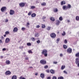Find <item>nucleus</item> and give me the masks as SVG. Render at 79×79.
<instances>
[{"instance_id": "nucleus-22", "label": "nucleus", "mask_w": 79, "mask_h": 79, "mask_svg": "<svg viewBox=\"0 0 79 79\" xmlns=\"http://www.w3.org/2000/svg\"><path fill=\"white\" fill-rule=\"evenodd\" d=\"M50 20L52 21H55V19L53 17H51L50 18Z\"/></svg>"}, {"instance_id": "nucleus-51", "label": "nucleus", "mask_w": 79, "mask_h": 79, "mask_svg": "<svg viewBox=\"0 0 79 79\" xmlns=\"http://www.w3.org/2000/svg\"><path fill=\"white\" fill-rule=\"evenodd\" d=\"M36 27V28H39V27H40V25H37Z\"/></svg>"}, {"instance_id": "nucleus-42", "label": "nucleus", "mask_w": 79, "mask_h": 79, "mask_svg": "<svg viewBox=\"0 0 79 79\" xmlns=\"http://www.w3.org/2000/svg\"><path fill=\"white\" fill-rule=\"evenodd\" d=\"M48 65H46L44 66V68L45 69H47V68H48Z\"/></svg>"}, {"instance_id": "nucleus-48", "label": "nucleus", "mask_w": 79, "mask_h": 79, "mask_svg": "<svg viewBox=\"0 0 79 79\" xmlns=\"http://www.w3.org/2000/svg\"><path fill=\"white\" fill-rule=\"evenodd\" d=\"M5 34H6V35H8V34H9V31H6V32H5Z\"/></svg>"}, {"instance_id": "nucleus-54", "label": "nucleus", "mask_w": 79, "mask_h": 79, "mask_svg": "<svg viewBox=\"0 0 79 79\" xmlns=\"http://www.w3.org/2000/svg\"><path fill=\"white\" fill-rule=\"evenodd\" d=\"M31 15V12L29 13L28 14V16H30Z\"/></svg>"}, {"instance_id": "nucleus-64", "label": "nucleus", "mask_w": 79, "mask_h": 79, "mask_svg": "<svg viewBox=\"0 0 79 79\" xmlns=\"http://www.w3.org/2000/svg\"><path fill=\"white\" fill-rule=\"evenodd\" d=\"M78 66L79 67V63L77 64Z\"/></svg>"}, {"instance_id": "nucleus-36", "label": "nucleus", "mask_w": 79, "mask_h": 79, "mask_svg": "<svg viewBox=\"0 0 79 79\" xmlns=\"http://www.w3.org/2000/svg\"><path fill=\"white\" fill-rule=\"evenodd\" d=\"M58 79H64V78L63 77H58Z\"/></svg>"}, {"instance_id": "nucleus-19", "label": "nucleus", "mask_w": 79, "mask_h": 79, "mask_svg": "<svg viewBox=\"0 0 79 79\" xmlns=\"http://www.w3.org/2000/svg\"><path fill=\"white\" fill-rule=\"evenodd\" d=\"M42 26L41 28L42 29H44V28H45V24H42Z\"/></svg>"}, {"instance_id": "nucleus-13", "label": "nucleus", "mask_w": 79, "mask_h": 79, "mask_svg": "<svg viewBox=\"0 0 79 79\" xmlns=\"http://www.w3.org/2000/svg\"><path fill=\"white\" fill-rule=\"evenodd\" d=\"M79 58H77L76 59V63L77 64L78 63H79Z\"/></svg>"}, {"instance_id": "nucleus-11", "label": "nucleus", "mask_w": 79, "mask_h": 79, "mask_svg": "<svg viewBox=\"0 0 79 79\" xmlns=\"http://www.w3.org/2000/svg\"><path fill=\"white\" fill-rule=\"evenodd\" d=\"M5 74L6 75H10L11 74V72L10 71H7L5 73Z\"/></svg>"}, {"instance_id": "nucleus-40", "label": "nucleus", "mask_w": 79, "mask_h": 79, "mask_svg": "<svg viewBox=\"0 0 79 79\" xmlns=\"http://www.w3.org/2000/svg\"><path fill=\"white\" fill-rule=\"evenodd\" d=\"M76 20H77V21H78V20H79V17L78 16H77L76 17Z\"/></svg>"}, {"instance_id": "nucleus-53", "label": "nucleus", "mask_w": 79, "mask_h": 79, "mask_svg": "<svg viewBox=\"0 0 79 79\" xmlns=\"http://www.w3.org/2000/svg\"><path fill=\"white\" fill-rule=\"evenodd\" d=\"M2 41L1 40H0V44H2Z\"/></svg>"}, {"instance_id": "nucleus-37", "label": "nucleus", "mask_w": 79, "mask_h": 79, "mask_svg": "<svg viewBox=\"0 0 79 79\" xmlns=\"http://www.w3.org/2000/svg\"><path fill=\"white\" fill-rule=\"evenodd\" d=\"M64 44H67L68 43V41L66 39H65L64 40Z\"/></svg>"}, {"instance_id": "nucleus-21", "label": "nucleus", "mask_w": 79, "mask_h": 79, "mask_svg": "<svg viewBox=\"0 0 79 79\" xmlns=\"http://www.w3.org/2000/svg\"><path fill=\"white\" fill-rule=\"evenodd\" d=\"M36 16V15L35 14V13L32 14L31 15V16H32V17L33 18L34 17H35V16Z\"/></svg>"}, {"instance_id": "nucleus-59", "label": "nucleus", "mask_w": 79, "mask_h": 79, "mask_svg": "<svg viewBox=\"0 0 79 79\" xmlns=\"http://www.w3.org/2000/svg\"><path fill=\"white\" fill-rule=\"evenodd\" d=\"M1 39L2 40L4 39V37H3V36H2Z\"/></svg>"}, {"instance_id": "nucleus-15", "label": "nucleus", "mask_w": 79, "mask_h": 79, "mask_svg": "<svg viewBox=\"0 0 79 79\" xmlns=\"http://www.w3.org/2000/svg\"><path fill=\"white\" fill-rule=\"evenodd\" d=\"M6 63L7 64H10V61L9 60H7L6 61Z\"/></svg>"}, {"instance_id": "nucleus-63", "label": "nucleus", "mask_w": 79, "mask_h": 79, "mask_svg": "<svg viewBox=\"0 0 79 79\" xmlns=\"http://www.w3.org/2000/svg\"><path fill=\"white\" fill-rule=\"evenodd\" d=\"M4 37H5L6 36V35H4Z\"/></svg>"}, {"instance_id": "nucleus-44", "label": "nucleus", "mask_w": 79, "mask_h": 79, "mask_svg": "<svg viewBox=\"0 0 79 79\" xmlns=\"http://www.w3.org/2000/svg\"><path fill=\"white\" fill-rule=\"evenodd\" d=\"M35 8V6H31V9H34Z\"/></svg>"}, {"instance_id": "nucleus-41", "label": "nucleus", "mask_w": 79, "mask_h": 79, "mask_svg": "<svg viewBox=\"0 0 79 79\" xmlns=\"http://www.w3.org/2000/svg\"><path fill=\"white\" fill-rule=\"evenodd\" d=\"M19 79H26V78L25 77H21L19 78Z\"/></svg>"}, {"instance_id": "nucleus-29", "label": "nucleus", "mask_w": 79, "mask_h": 79, "mask_svg": "<svg viewBox=\"0 0 79 79\" xmlns=\"http://www.w3.org/2000/svg\"><path fill=\"white\" fill-rule=\"evenodd\" d=\"M76 56L77 57H79V52H78L76 54Z\"/></svg>"}, {"instance_id": "nucleus-35", "label": "nucleus", "mask_w": 79, "mask_h": 79, "mask_svg": "<svg viewBox=\"0 0 79 79\" xmlns=\"http://www.w3.org/2000/svg\"><path fill=\"white\" fill-rule=\"evenodd\" d=\"M21 30H22L23 31H24L25 30H26V28L24 27H23L21 28Z\"/></svg>"}, {"instance_id": "nucleus-56", "label": "nucleus", "mask_w": 79, "mask_h": 79, "mask_svg": "<svg viewBox=\"0 0 79 79\" xmlns=\"http://www.w3.org/2000/svg\"><path fill=\"white\" fill-rule=\"evenodd\" d=\"M3 51H5V50H6V48H3L2 49Z\"/></svg>"}, {"instance_id": "nucleus-61", "label": "nucleus", "mask_w": 79, "mask_h": 79, "mask_svg": "<svg viewBox=\"0 0 79 79\" xmlns=\"http://www.w3.org/2000/svg\"><path fill=\"white\" fill-rule=\"evenodd\" d=\"M8 20L7 19L6 20V23H7V22H8Z\"/></svg>"}, {"instance_id": "nucleus-28", "label": "nucleus", "mask_w": 79, "mask_h": 79, "mask_svg": "<svg viewBox=\"0 0 79 79\" xmlns=\"http://www.w3.org/2000/svg\"><path fill=\"white\" fill-rule=\"evenodd\" d=\"M35 37H39V33H36L35 34Z\"/></svg>"}, {"instance_id": "nucleus-55", "label": "nucleus", "mask_w": 79, "mask_h": 79, "mask_svg": "<svg viewBox=\"0 0 79 79\" xmlns=\"http://www.w3.org/2000/svg\"><path fill=\"white\" fill-rule=\"evenodd\" d=\"M47 79H51V77H49L47 78Z\"/></svg>"}, {"instance_id": "nucleus-26", "label": "nucleus", "mask_w": 79, "mask_h": 79, "mask_svg": "<svg viewBox=\"0 0 79 79\" xmlns=\"http://www.w3.org/2000/svg\"><path fill=\"white\" fill-rule=\"evenodd\" d=\"M63 47L64 49H66V48H68L67 46L66 45H63Z\"/></svg>"}, {"instance_id": "nucleus-10", "label": "nucleus", "mask_w": 79, "mask_h": 79, "mask_svg": "<svg viewBox=\"0 0 79 79\" xmlns=\"http://www.w3.org/2000/svg\"><path fill=\"white\" fill-rule=\"evenodd\" d=\"M25 4H26V3H19V5L21 7H23V6H24Z\"/></svg>"}, {"instance_id": "nucleus-38", "label": "nucleus", "mask_w": 79, "mask_h": 79, "mask_svg": "<svg viewBox=\"0 0 79 79\" xmlns=\"http://www.w3.org/2000/svg\"><path fill=\"white\" fill-rule=\"evenodd\" d=\"M28 52L29 53H32V52L31 50H30L28 51Z\"/></svg>"}, {"instance_id": "nucleus-33", "label": "nucleus", "mask_w": 79, "mask_h": 79, "mask_svg": "<svg viewBox=\"0 0 79 79\" xmlns=\"http://www.w3.org/2000/svg\"><path fill=\"white\" fill-rule=\"evenodd\" d=\"M41 5H43V6H45V5H46V3L45 2L42 3L41 4Z\"/></svg>"}, {"instance_id": "nucleus-24", "label": "nucleus", "mask_w": 79, "mask_h": 79, "mask_svg": "<svg viewBox=\"0 0 79 79\" xmlns=\"http://www.w3.org/2000/svg\"><path fill=\"white\" fill-rule=\"evenodd\" d=\"M31 40H32V41H33V42H34V41H35V38H34V37H32L31 38Z\"/></svg>"}, {"instance_id": "nucleus-14", "label": "nucleus", "mask_w": 79, "mask_h": 79, "mask_svg": "<svg viewBox=\"0 0 79 79\" xmlns=\"http://www.w3.org/2000/svg\"><path fill=\"white\" fill-rule=\"evenodd\" d=\"M40 77H41V78L42 79L44 78V76H45V74L44 73H41L40 75Z\"/></svg>"}, {"instance_id": "nucleus-23", "label": "nucleus", "mask_w": 79, "mask_h": 79, "mask_svg": "<svg viewBox=\"0 0 79 79\" xmlns=\"http://www.w3.org/2000/svg\"><path fill=\"white\" fill-rule=\"evenodd\" d=\"M51 28V27H48L47 28V31H50V29Z\"/></svg>"}, {"instance_id": "nucleus-8", "label": "nucleus", "mask_w": 79, "mask_h": 79, "mask_svg": "<svg viewBox=\"0 0 79 79\" xmlns=\"http://www.w3.org/2000/svg\"><path fill=\"white\" fill-rule=\"evenodd\" d=\"M18 28H17V27H15L13 29V32H18Z\"/></svg>"}, {"instance_id": "nucleus-34", "label": "nucleus", "mask_w": 79, "mask_h": 79, "mask_svg": "<svg viewBox=\"0 0 79 79\" xmlns=\"http://www.w3.org/2000/svg\"><path fill=\"white\" fill-rule=\"evenodd\" d=\"M30 23H29V22H27V27H29V25Z\"/></svg>"}, {"instance_id": "nucleus-16", "label": "nucleus", "mask_w": 79, "mask_h": 79, "mask_svg": "<svg viewBox=\"0 0 79 79\" xmlns=\"http://www.w3.org/2000/svg\"><path fill=\"white\" fill-rule=\"evenodd\" d=\"M54 12L55 13H57L58 10L57 8H55L53 10Z\"/></svg>"}, {"instance_id": "nucleus-6", "label": "nucleus", "mask_w": 79, "mask_h": 79, "mask_svg": "<svg viewBox=\"0 0 79 79\" xmlns=\"http://www.w3.org/2000/svg\"><path fill=\"white\" fill-rule=\"evenodd\" d=\"M6 10V7L5 6L2 7L1 9L2 12H4V11H5Z\"/></svg>"}, {"instance_id": "nucleus-2", "label": "nucleus", "mask_w": 79, "mask_h": 79, "mask_svg": "<svg viewBox=\"0 0 79 79\" xmlns=\"http://www.w3.org/2000/svg\"><path fill=\"white\" fill-rule=\"evenodd\" d=\"M50 35L52 38H55V37H56V34L54 33H51Z\"/></svg>"}, {"instance_id": "nucleus-49", "label": "nucleus", "mask_w": 79, "mask_h": 79, "mask_svg": "<svg viewBox=\"0 0 79 79\" xmlns=\"http://www.w3.org/2000/svg\"><path fill=\"white\" fill-rule=\"evenodd\" d=\"M58 63V62H56V61H54L53 62V64H56Z\"/></svg>"}, {"instance_id": "nucleus-32", "label": "nucleus", "mask_w": 79, "mask_h": 79, "mask_svg": "<svg viewBox=\"0 0 79 79\" xmlns=\"http://www.w3.org/2000/svg\"><path fill=\"white\" fill-rule=\"evenodd\" d=\"M27 45H28V46H31V43H27Z\"/></svg>"}, {"instance_id": "nucleus-58", "label": "nucleus", "mask_w": 79, "mask_h": 79, "mask_svg": "<svg viewBox=\"0 0 79 79\" xmlns=\"http://www.w3.org/2000/svg\"><path fill=\"white\" fill-rule=\"evenodd\" d=\"M28 59H29V58L27 57L26 58V60H28Z\"/></svg>"}, {"instance_id": "nucleus-57", "label": "nucleus", "mask_w": 79, "mask_h": 79, "mask_svg": "<svg viewBox=\"0 0 79 79\" xmlns=\"http://www.w3.org/2000/svg\"><path fill=\"white\" fill-rule=\"evenodd\" d=\"M63 54H60V56L61 57V56H63Z\"/></svg>"}, {"instance_id": "nucleus-9", "label": "nucleus", "mask_w": 79, "mask_h": 79, "mask_svg": "<svg viewBox=\"0 0 79 79\" xmlns=\"http://www.w3.org/2000/svg\"><path fill=\"white\" fill-rule=\"evenodd\" d=\"M10 39H9L8 38H7L5 40V43L7 44V43H9V42H10Z\"/></svg>"}, {"instance_id": "nucleus-20", "label": "nucleus", "mask_w": 79, "mask_h": 79, "mask_svg": "<svg viewBox=\"0 0 79 79\" xmlns=\"http://www.w3.org/2000/svg\"><path fill=\"white\" fill-rule=\"evenodd\" d=\"M61 5H64V4H66V2H65V1H64L61 2Z\"/></svg>"}, {"instance_id": "nucleus-30", "label": "nucleus", "mask_w": 79, "mask_h": 79, "mask_svg": "<svg viewBox=\"0 0 79 79\" xmlns=\"http://www.w3.org/2000/svg\"><path fill=\"white\" fill-rule=\"evenodd\" d=\"M59 19L60 21H63V17H60L59 18Z\"/></svg>"}, {"instance_id": "nucleus-27", "label": "nucleus", "mask_w": 79, "mask_h": 79, "mask_svg": "<svg viewBox=\"0 0 79 79\" xmlns=\"http://www.w3.org/2000/svg\"><path fill=\"white\" fill-rule=\"evenodd\" d=\"M50 72L51 74H53L54 73V70H50Z\"/></svg>"}, {"instance_id": "nucleus-50", "label": "nucleus", "mask_w": 79, "mask_h": 79, "mask_svg": "<svg viewBox=\"0 0 79 79\" xmlns=\"http://www.w3.org/2000/svg\"><path fill=\"white\" fill-rule=\"evenodd\" d=\"M52 79H56V77L55 76H53L52 77Z\"/></svg>"}, {"instance_id": "nucleus-17", "label": "nucleus", "mask_w": 79, "mask_h": 79, "mask_svg": "<svg viewBox=\"0 0 79 79\" xmlns=\"http://www.w3.org/2000/svg\"><path fill=\"white\" fill-rule=\"evenodd\" d=\"M12 79H17V77L16 75H14L12 76Z\"/></svg>"}, {"instance_id": "nucleus-3", "label": "nucleus", "mask_w": 79, "mask_h": 79, "mask_svg": "<svg viewBox=\"0 0 79 79\" xmlns=\"http://www.w3.org/2000/svg\"><path fill=\"white\" fill-rule=\"evenodd\" d=\"M67 52L68 53H72V49L71 48H68L67 49Z\"/></svg>"}, {"instance_id": "nucleus-60", "label": "nucleus", "mask_w": 79, "mask_h": 79, "mask_svg": "<svg viewBox=\"0 0 79 79\" xmlns=\"http://www.w3.org/2000/svg\"><path fill=\"white\" fill-rule=\"evenodd\" d=\"M77 35H78V36H79V32L77 33Z\"/></svg>"}, {"instance_id": "nucleus-46", "label": "nucleus", "mask_w": 79, "mask_h": 79, "mask_svg": "<svg viewBox=\"0 0 79 79\" xmlns=\"http://www.w3.org/2000/svg\"><path fill=\"white\" fill-rule=\"evenodd\" d=\"M19 48H20V49H21V50H22V49H23V47L20 46V47H19Z\"/></svg>"}, {"instance_id": "nucleus-25", "label": "nucleus", "mask_w": 79, "mask_h": 79, "mask_svg": "<svg viewBox=\"0 0 79 79\" xmlns=\"http://www.w3.org/2000/svg\"><path fill=\"white\" fill-rule=\"evenodd\" d=\"M65 68V65H62L61 67V69L63 70V69H64Z\"/></svg>"}, {"instance_id": "nucleus-39", "label": "nucleus", "mask_w": 79, "mask_h": 79, "mask_svg": "<svg viewBox=\"0 0 79 79\" xmlns=\"http://www.w3.org/2000/svg\"><path fill=\"white\" fill-rule=\"evenodd\" d=\"M56 41H57V44H58V42H59V41H60V38H58L57 40H56Z\"/></svg>"}, {"instance_id": "nucleus-31", "label": "nucleus", "mask_w": 79, "mask_h": 79, "mask_svg": "<svg viewBox=\"0 0 79 79\" xmlns=\"http://www.w3.org/2000/svg\"><path fill=\"white\" fill-rule=\"evenodd\" d=\"M62 35L63 36L65 35H66V33L64 31L62 33Z\"/></svg>"}, {"instance_id": "nucleus-47", "label": "nucleus", "mask_w": 79, "mask_h": 79, "mask_svg": "<svg viewBox=\"0 0 79 79\" xmlns=\"http://www.w3.org/2000/svg\"><path fill=\"white\" fill-rule=\"evenodd\" d=\"M43 19H46V16H43Z\"/></svg>"}, {"instance_id": "nucleus-4", "label": "nucleus", "mask_w": 79, "mask_h": 79, "mask_svg": "<svg viewBox=\"0 0 79 79\" xmlns=\"http://www.w3.org/2000/svg\"><path fill=\"white\" fill-rule=\"evenodd\" d=\"M40 63L43 64H45L46 63V61L44 60H41L40 61Z\"/></svg>"}, {"instance_id": "nucleus-43", "label": "nucleus", "mask_w": 79, "mask_h": 79, "mask_svg": "<svg viewBox=\"0 0 79 79\" xmlns=\"http://www.w3.org/2000/svg\"><path fill=\"white\" fill-rule=\"evenodd\" d=\"M36 42L37 44H40V40H39L36 41Z\"/></svg>"}, {"instance_id": "nucleus-45", "label": "nucleus", "mask_w": 79, "mask_h": 79, "mask_svg": "<svg viewBox=\"0 0 79 79\" xmlns=\"http://www.w3.org/2000/svg\"><path fill=\"white\" fill-rule=\"evenodd\" d=\"M63 72H64V73L65 74H68V73L67 72H66V71L65 70L63 71Z\"/></svg>"}, {"instance_id": "nucleus-18", "label": "nucleus", "mask_w": 79, "mask_h": 79, "mask_svg": "<svg viewBox=\"0 0 79 79\" xmlns=\"http://www.w3.org/2000/svg\"><path fill=\"white\" fill-rule=\"evenodd\" d=\"M67 7L68 9V8L70 9L71 8V5H70L69 4H68Z\"/></svg>"}, {"instance_id": "nucleus-5", "label": "nucleus", "mask_w": 79, "mask_h": 79, "mask_svg": "<svg viewBox=\"0 0 79 79\" xmlns=\"http://www.w3.org/2000/svg\"><path fill=\"white\" fill-rule=\"evenodd\" d=\"M15 14V11L13 10H10V15H13Z\"/></svg>"}, {"instance_id": "nucleus-62", "label": "nucleus", "mask_w": 79, "mask_h": 79, "mask_svg": "<svg viewBox=\"0 0 79 79\" xmlns=\"http://www.w3.org/2000/svg\"><path fill=\"white\" fill-rule=\"evenodd\" d=\"M38 74V73H35V76H37Z\"/></svg>"}, {"instance_id": "nucleus-52", "label": "nucleus", "mask_w": 79, "mask_h": 79, "mask_svg": "<svg viewBox=\"0 0 79 79\" xmlns=\"http://www.w3.org/2000/svg\"><path fill=\"white\" fill-rule=\"evenodd\" d=\"M46 71L48 73H50V71L49 70H47Z\"/></svg>"}, {"instance_id": "nucleus-12", "label": "nucleus", "mask_w": 79, "mask_h": 79, "mask_svg": "<svg viewBox=\"0 0 79 79\" xmlns=\"http://www.w3.org/2000/svg\"><path fill=\"white\" fill-rule=\"evenodd\" d=\"M63 10H68V7L67 6H64L62 7Z\"/></svg>"}, {"instance_id": "nucleus-1", "label": "nucleus", "mask_w": 79, "mask_h": 79, "mask_svg": "<svg viewBox=\"0 0 79 79\" xmlns=\"http://www.w3.org/2000/svg\"><path fill=\"white\" fill-rule=\"evenodd\" d=\"M42 54L44 55V56H45L46 57L47 56V51L45 49H44L43 50L42 52L41 53Z\"/></svg>"}, {"instance_id": "nucleus-7", "label": "nucleus", "mask_w": 79, "mask_h": 79, "mask_svg": "<svg viewBox=\"0 0 79 79\" xmlns=\"http://www.w3.org/2000/svg\"><path fill=\"white\" fill-rule=\"evenodd\" d=\"M61 23V21L59 20H57L56 21V24L57 26H59V24Z\"/></svg>"}]
</instances>
